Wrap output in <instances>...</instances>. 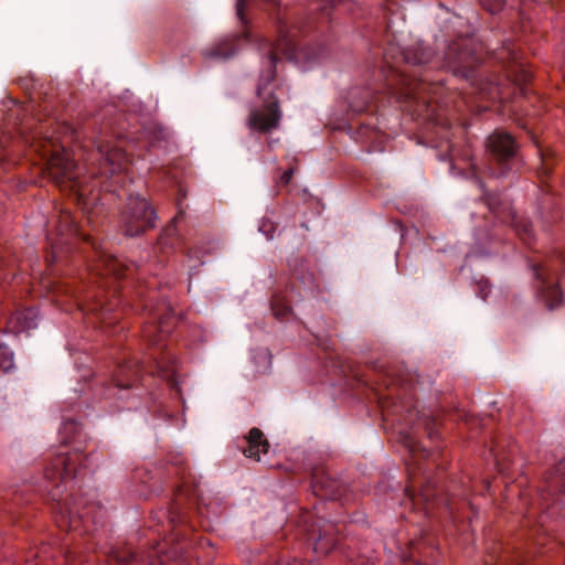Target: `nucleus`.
<instances>
[{
    "label": "nucleus",
    "instance_id": "obj_28",
    "mask_svg": "<svg viewBox=\"0 0 565 565\" xmlns=\"http://www.w3.org/2000/svg\"><path fill=\"white\" fill-rule=\"evenodd\" d=\"M237 52V47L233 45L230 40L223 41L204 53L205 57L209 58H223L227 60L234 56Z\"/></svg>",
    "mask_w": 565,
    "mask_h": 565
},
{
    "label": "nucleus",
    "instance_id": "obj_32",
    "mask_svg": "<svg viewBox=\"0 0 565 565\" xmlns=\"http://www.w3.org/2000/svg\"><path fill=\"white\" fill-rule=\"evenodd\" d=\"M481 90L484 92V94L488 95L491 99L504 98L501 84L499 82L490 81L486 84V86L481 87Z\"/></svg>",
    "mask_w": 565,
    "mask_h": 565
},
{
    "label": "nucleus",
    "instance_id": "obj_2",
    "mask_svg": "<svg viewBox=\"0 0 565 565\" xmlns=\"http://www.w3.org/2000/svg\"><path fill=\"white\" fill-rule=\"evenodd\" d=\"M264 3L265 9L271 14H275V20L278 24V39L275 43L269 45L268 53L264 56L262 65L263 70L259 75L256 94L258 97L263 95V92L275 82L277 76V62L279 60V53L286 54L295 50V30L300 32H308L311 29L324 30L331 18V10L339 9L342 4H347L351 0H330V6H317L319 17L309 18L306 22L300 24H292L288 26V17L286 10H281L280 2L278 0H260ZM245 0H236V15L242 22L246 24L247 20L245 17Z\"/></svg>",
    "mask_w": 565,
    "mask_h": 565
},
{
    "label": "nucleus",
    "instance_id": "obj_36",
    "mask_svg": "<svg viewBox=\"0 0 565 565\" xmlns=\"http://www.w3.org/2000/svg\"><path fill=\"white\" fill-rule=\"evenodd\" d=\"M483 200L486 204L489 206L492 213L499 214L500 213V200L499 196L494 193H488L484 192Z\"/></svg>",
    "mask_w": 565,
    "mask_h": 565
},
{
    "label": "nucleus",
    "instance_id": "obj_18",
    "mask_svg": "<svg viewBox=\"0 0 565 565\" xmlns=\"http://www.w3.org/2000/svg\"><path fill=\"white\" fill-rule=\"evenodd\" d=\"M57 526L66 532L76 531L79 533H89L90 529L86 524L87 513H79L74 508L70 507L66 501L63 505H60V512L55 516Z\"/></svg>",
    "mask_w": 565,
    "mask_h": 565
},
{
    "label": "nucleus",
    "instance_id": "obj_41",
    "mask_svg": "<svg viewBox=\"0 0 565 565\" xmlns=\"http://www.w3.org/2000/svg\"><path fill=\"white\" fill-rule=\"evenodd\" d=\"M491 290V286L489 285V282L487 280L484 281H479V296L486 300L489 292Z\"/></svg>",
    "mask_w": 565,
    "mask_h": 565
},
{
    "label": "nucleus",
    "instance_id": "obj_50",
    "mask_svg": "<svg viewBox=\"0 0 565 565\" xmlns=\"http://www.w3.org/2000/svg\"><path fill=\"white\" fill-rule=\"evenodd\" d=\"M391 413L387 411V412H384V416H388Z\"/></svg>",
    "mask_w": 565,
    "mask_h": 565
},
{
    "label": "nucleus",
    "instance_id": "obj_15",
    "mask_svg": "<svg viewBox=\"0 0 565 565\" xmlns=\"http://www.w3.org/2000/svg\"><path fill=\"white\" fill-rule=\"evenodd\" d=\"M313 526L318 527V536L315 540V552L327 555L333 551L340 542V532L335 523L319 519Z\"/></svg>",
    "mask_w": 565,
    "mask_h": 565
},
{
    "label": "nucleus",
    "instance_id": "obj_9",
    "mask_svg": "<svg viewBox=\"0 0 565 565\" xmlns=\"http://www.w3.org/2000/svg\"><path fill=\"white\" fill-rule=\"evenodd\" d=\"M157 214L146 199L130 198L120 215L126 236L135 237L156 226Z\"/></svg>",
    "mask_w": 565,
    "mask_h": 565
},
{
    "label": "nucleus",
    "instance_id": "obj_39",
    "mask_svg": "<svg viewBox=\"0 0 565 565\" xmlns=\"http://www.w3.org/2000/svg\"><path fill=\"white\" fill-rule=\"evenodd\" d=\"M424 425L426 427L429 439H435L437 437V430L435 429V426L437 425L436 419L425 418Z\"/></svg>",
    "mask_w": 565,
    "mask_h": 565
},
{
    "label": "nucleus",
    "instance_id": "obj_16",
    "mask_svg": "<svg viewBox=\"0 0 565 565\" xmlns=\"http://www.w3.org/2000/svg\"><path fill=\"white\" fill-rule=\"evenodd\" d=\"M439 556L438 548L429 540L420 539L409 543L405 555L407 565H434Z\"/></svg>",
    "mask_w": 565,
    "mask_h": 565
},
{
    "label": "nucleus",
    "instance_id": "obj_49",
    "mask_svg": "<svg viewBox=\"0 0 565 565\" xmlns=\"http://www.w3.org/2000/svg\"><path fill=\"white\" fill-rule=\"evenodd\" d=\"M181 213H179L177 216H174L173 221L178 220L180 217Z\"/></svg>",
    "mask_w": 565,
    "mask_h": 565
},
{
    "label": "nucleus",
    "instance_id": "obj_8",
    "mask_svg": "<svg viewBox=\"0 0 565 565\" xmlns=\"http://www.w3.org/2000/svg\"><path fill=\"white\" fill-rule=\"evenodd\" d=\"M497 57L504 67L507 79L513 84V95L527 97V84L532 81L533 75L522 61L514 42L505 41L497 53Z\"/></svg>",
    "mask_w": 565,
    "mask_h": 565
},
{
    "label": "nucleus",
    "instance_id": "obj_23",
    "mask_svg": "<svg viewBox=\"0 0 565 565\" xmlns=\"http://www.w3.org/2000/svg\"><path fill=\"white\" fill-rule=\"evenodd\" d=\"M401 55L406 64L425 65L433 60L435 52L424 43L417 42L402 50Z\"/></svg>",
    "mask_w": 565,
    "mask_h": 565
},
{
    "label": "nucleus",
    "instance_id": "obj_7",
    "mask_svg": "<svg viewBox=\"0 0 565 565\" xmlns=\"http://www.w3.org/2000/svg\"><path fill=\"white\" fill-rule=\"evenodd\" d=\"M79 237L78 225L67 210H62L58 214L57 224L55 226V237L49 236L51 241V252L45 256V263L50 275H55V268L65 259V253L70 250L73 241Z\"/></svg>",
    "mask_w": 565,
    "mask_h": 565
},
{
    "label": "nucleus",
    "instance_id": "obj_44",
    "mask_svg": "<svg viewBox=\"0 0 565 565\" xmlns=\"http://www.w3.org/2000/svg\"><path fill=\"white\" fill-rule=\"evenodd\" d=\"M550 173V168L547 167V163L545 162V159H543V167L540 170V174L547 175Z\"/></svg>",
    "mask_w": 565,
    "mask_h": 565
},
{
    "label": "nucleus",
    "instance_id": "obj_25",
    "mask_svg": "<svg viewBox=\"0 0 565 565\" xmlns=\"http://www.w3.org/2000/svg\"><path fill=\"white\" fill-rule=\"evenodd\" d=\"M195 492L196 489L186 482H183L178 487L173 504L169 511L170 523L174 524L175 522H181V513L179 509L185 501H192L195 498Z\"/></svg>",
    "mask_w": 565,
    "mask_h": 565
},
{
    "label": "nucleus",
    "instance_id": "obj_38",
    "mask_svg": "<svg viewBox=\"0 0 565 565\" xmlns=\"http://www.w3.org/2000/svg\"><path fill=\"white\" fill-rule=\"evenodd\" d=\"M259 231L266 235L267 238L271 239L276 232L275 224L269 220H263L259 225Z\"/></svg>",
    "mask_w": 565,
    "mask_h": 565
},
{
    "label": "nucleus",
    "instance_id": "obj_26",
    "mask_svg": "<svg viewBox=\"0 0 565 565\" xmlns=\"http://www.w3.org/2000/svg\"><path fill=\"white\" fill-rule=\"evenodd\" d=\"M374 98V93L370 88H352L348 96L349 107L353 113L361 114L369 108Z\"/></svg>",
    "mask_w": 565,
    "mask_h": 565
},
{
    "label": "nucleus",
    "instance_id": "obj_10",
    "mask_svg": "<svg viewBox=\"0 0 565 565\" xmlns=\"http://www.w3.org/2000/svg\"><path fill=\"white\" fill-rule=\"evenodd\" d=\"M470 44L471 41L468 39L454 41L444 55V67L466 79L473 78V72L480 63L479 56L471 50Z\"/></svg>",
    "mask_w": 565,
    "mask_h": 565
},
{
    "label": "nucleus",
    "instance_id": "obj_6",
    "mask_svg": "<svg viewBox=\"0 0 565 565\" xmlns=\"http://www.w3.org/2000/svg\"><path fill=\"white\" fill-rule=\"evenodd\" d=\"M486 145L489 151V162L498 177H503L520 168L519 145L512 135L495 130L487 138Z\"/></svg>",
    "mask_w": 565,
    "mask_h": 565
},
{
    "label": "nucleus",
    "instance_id": "obj_46",
    "mask_svg": "<svg viewBox=\"0 0 565 565\" xmlns=\"http://www.w3.org/2000/svg\"><path fill=\"white\" fill-rule=\"evenodd\" d=\"M491 451H493V452H494V456H495V457L498 456V455H497V452H495V451H497V446H493V447L491 448Z\"/></svg>",
    "mask_w": 565,
    "mask_h": 565
},
{
    "label": "nucleus",
    "instance_id": "obj_29",
    "mask_svg": "<svg viewBox=\"0 0 565 565\" xmlns=\"http://www.w3.org/2000/svg\"><path fill=\"white\" fill-rule=\"evenodd\" d=\"M164 359L163 354L161 358L153 355L154 369L159 376L169 377L170 373L174 372L173 365L175 360L174 358L168 356L169 364H166Z\"/></svg>",
    "mask_w": 565,
    "mask_h": 565
},
{
    "label": "nucleus",
    "instance_id": "obj_20",
    "mask_svg": "<svg viewBox=\"0 0 565 565\" xmlns=\"http://www.w3.org/2000/svg\"><path fill=\"white\" fill-rule=\"evenodd\" d=\"M419 498L425 504L426 511L445 504L447 511L452 514L454 508L449 494H441L440 489L437 487V482L434 479H427L426 482L420 487Z\"/></svg>",
    "mask_w": 565,
    "mask_h": 565
},
{
    "label": "nucleus",
    "instance_id": "obj_19",
    "mask_svg": "<svg viewBox=\"0 0 565 565\" xmlns=\"http://www.w3.org/2000/svg\"><path fill=\"white\" fill-rule=\"evenodd\" d=\"M533 273L536 279L540 280V295L543 298L548 310H553L563 303V292L558 284L548 282L546 279V269L542 265H534Z\"/></svg>",
    "mask_w": 565,
    "mask_h": 565
},
{
    "label": "nucleus",
    "instance_id": "obj_4",
    "mask_svg": "<svg viewBox=\"0 0 565 565\" xmlns=\"http://www.w3.org/2000/svg\"><path fill=\"white\" fill-rule=\"evenodd\" d=\"M386 87L398 102L407 104V108L413 115L429 120L438 117L437 107L440 106L441 81L428 83L424 79H414L390 66Z\"/></svg>",
    "mask_w": 565,
    "mask_h": 565
},
{
    "label": "nucleus",
    "instance_id": "obj_14",
    "mask_svg": "<svg viewBox=\"0 0 565 565\" xmlns=\"http://www.w3.org/2000/svg\"><path fill=\"white\" fill-rule=\"evenodd\" d=\"M311 489L316 497L323 500H337L342 495V483L320 468L312 471Z\"/></svg>",
    "mask_w": 565,
    "mask_h": 565
},
{
    "label": "nucleus",
    "instance_id": "obj_13",
    "mask_svg": "<svg viewBox=\"0 0 565 565\" xmlns=\"http://www.w3.org/2000/svg\"><path fill=\"white\" fill-rule=\"evenodd\" d=\"M99 158V173L114 175L127 171L131 160L129 154L118 146H110L109 141L100 139L97 141Z\"/></svg>",
    "mask_w": 565,
    "mask_h": 565
},
{
    "label": "nucleus",
    "instance_id": "obj_33",
    "mask_svg": "<svg viewBox=\"0 0 565 565\" xmlns=\"http://www.w3.org/2000/svg\"><path fill=\"white\" fill-rule=\"evenodd\" d=\"M328 54V47L326 45L319 46L317 52H313L311 47H307L303 50V60L308 63L318 61L319 58L326 56Z\"/></svg>",
    "mask_w": 565,
    "mask_h": 565
},
{
    "label": "nucleus",
    "instance_id": "obj_22",
    "mask_svg": "<svg viewBox=\"0 0 565 565\" xmlns=\"http://www.w3.org/2000/svg\"><path fill=\"white\" fill-rule=\"evenodd\" d=\"M142 371H145L142 363L138 362L131 365V362H126L118 366V370L111 380V386L116 388H130L134 386L135 381Z\"/></svg>",
    "mask_w": 565,
    "mask_h": 565
},
{
    "label": "nucleus",
    "instance_id": "obj_12",
    "mask_svg": "<svg viewBox=\"0 0 565 565\" xmlns=\"http://www.w3.org/2000/svg\"><path fill=\"white\" fill-rule=\"evenodd\" d=\"M281 119V110L279 99L275 94L264 100L263 108H254L250 110L247 125L256 132H270L279 126Z\"/></svg>",
    "mask_w": 565,
    "mask_h": 565
},
{
    "label": "nucleus",
    "instance_id": "obj_21",
    "mask_svg": "<svg viewBox=\"0 0 565 565\" xmlns=\"http://www.w3.org/2000/svg\"><path fill=\"white\" fill-rule=\"evenodd\" d=\"M244 441L246 445L242 447V452L246 458L255 461H259L260 454H267L270 447L264 433L257 427H253L248 431L247 436L244 437Z\"/></svg>",
    "mask_w": 565,
    "mask_h": 565
},
{
    "label": "nucleus",
    "instance_id": "obj_40",
    "mask_svg": "<svg viewBox=\"0 0 565 565\" xmlns=\"http://www.w3.org/2000/svg\"><path fill=\"white\" fill-rule=\"evenodd\" d=\"M102 129L105 136L110 135L116 137L117 139H122L125 137L124 134L120 130L116 129L111 124H105Z\"/></svg>",
    "mask_w": 565,
    "mask_h": 565
},
{
    "label": "nucleus",
    "instance_id": "obj_51",
    "mask_svg": "<svg viewBox=\"0 0 565 565\" xmlns=\"http://www.w3.org/2000/svg\"><path fill=\"white\" fill-rule=\"evenodd\" d=\"M563 259L565 260V256H563Z\"/></svg>",
    "mask_w": 565,
    "mask_h": 565
},
{
    "label": "nucleus",
    "instance_id": "obj_47",
    "mask_svg": "<svg viewBox=\"0 0 565 565\" xmlns=\"http://www.w3.org/2000/svg\"><path fill=\"white\" fill-rule=\"evenodd\" d=\"M384 60L386 63H388V54L387 53L384 54Z\"/></svg>",
    "mask_w": 565,
    "mask_h": 565
},
{
    "label": "nucleus",
    "instance_id": "obj_42",
    "mask_svg": "<svg viewBox=\"0 0 565 565\" xmlns=\"http://www.w3.org/2000/svg\"><path fill=\"white\" fill-rule=\"evenodd\" d=\"M294 172L295 170L292 168H289L286 171H284V173L280 177V182L285 185L289 184L292 179Z\"/></svg>",
    "mask_w": 565,
    "mask_h": 565
},
{
    "label": "nucleus",
    "instance_id": "obj_35",
    "mask_svg": "<svg viewBox=\"0 0 565 565\" xmlns=\"http://www.w3.org/2000/svg\"><path fill=\"white\" fill-rule=\"evenodd\" d=\"M137 558V554L134 552H114L111 555V559L115 561L117 564L122 565H131Z\"/></svg>",
    "mask_w": 565,
    "mask_h": 565
},
{
    "label": "nucleus",
    "instance_id": "obj_1",
    "mask_svg": "<svg viewBox=\"0 0 565 565\" xmlns=\"http://www.w3.org/2000/svg\"><path fill=\"white\" fill-rule=\"evenodd\" d=\"M95 248L94 263L88 266L87 281L83 277L58 278L47 285L56 296L73 298L77 306L97 316L105 326L119 320L116 312L120 305L118 280L125 276L127 267L111 254Z\"/></svg>",
    "mask_w": 565,
    "mask_h": 565
},
{
    "label": "nucleus",
    "instance_id": "obj_24",
    "mask_svg": "<svg viewBox=\"0 0 565 565\" xmlns=\"http://www.w3.org/2000/svg\"><path fill=\"white\" fill-rule=\"evenodd\" d=\"M38 311L34 308H25L11 315L8 324L13 332L28 331L38 326Z\"/></svg>",
    "mask_w": 565,
    "mask_h": 565
},
{
    "label": "nucleus",
    "instance_id": "obj_27",
    "mask_svg": "<svg viewBox=\"0 0 565 565\" xmlns=\"http://www.w3.org/2000/svg\"><path fill=\"white\" fill-rule=\"evenodd\" d=\"M289 267L292 276L303 286H312L315 282L313 273L309 269L308 260L301 257H295L289 260Z\"/></svg>",
    "mask_w": 565,
    "mask_h": 565
},
{
    "label": "nucleus",
    "instance_id": "obj_37",
    "mask_svg": "<svg viewBox=\"0 0 565 565\" xmlns=\"http://www.w3.org/2000/svg\"><path fill=\"white\" fill-rule=\"evenodd\" d=\"M518 235L525 242L530 243L532 238V225L529 222H522L516 225Z\"/></svg>",
    "mask_w": 565,
    "mask_h": 565
},
{
    "label": "nucleus",
    "instance_id": "obj_11",
    "mask_svg": "<svg viewBox=\"0 0 565 565\" xmlns=\"http://www.w3.org/2000/svg\"><path fill=\"white\" fill-rule=\"evenodd\" d=\"M150 317L142 328V337L150 347L164 348V341L174 328V312L170 306H164L162 312L149 309Z\"/></svg>",
    "mask_w": 565,
    "mask_h": 565
},
{
    "label": "nucleus",
    "instance_id": "obj_17",
    "mask_svg": "<svg viewBox=\"0 0 565 565\" xmlns=\"http://www.w3.org/2000/svg\"><path fill=\"white\" fill-rule=\"evenodd\" d=\"M543 493L552 497V504H565V459L558 461L545 477Z\"/></svg>",
    "mask_w": 565,
    "mask_h": 565
},
{
    "label": "nucleus",
    "instance_id": "obj_48",
    "mask_svg": "<svg viewBox=\"0 0 565 565\" xmlns=\"http://www.w3.org/2000/svg\"><path fill=\"white\" fill-rule=\"evenodd\" d=\"M85 241L90 243L94 246V242H90V237H85Z\"/></svg>",
    "mask_w": 565,
    "mask_h": 565
},
{
    "label": "nucleus",
    "instance_id": "obj_45",
    "mask_svg": "<svg viewBox=\"0 0 565 565\" xmlns=\"http://www.w3.org/2000/svg\"><path fill=\"white\" fill-rule=\"evenodd\" d=\"M3 266H4V260L2 259V256H0V270L2 269Z\"/></svg>",
    "mask_w": 565,
    "mask_h": 565
},
{
    "label": "nucleus",
    "instance_id": "obj_34",
    "mask_svg": "<svg viewBox=\"0 0 565 565\" xmlns=\"http://www.w3.org/2000/svg\"><path fill=\"white\" fill-rule=\"evenodd\" d=\"M480 4L489 13L495 14L503 9L505 0H480Z\"/></svg>",
    "mask_w": 565,
    "mask_h": 565
},
{
    "label": "nucleus",
    "instance_id": "obj_43",
    "mask_svg": "<svg viewBox=\"0 0 565 565\" xmlns=\"http://www.w3.org/2000/svg\"><path fill=\"white\" fill-rule=\"evenodd\" d=\"M405 493L412 502H415V494L411 489V486L406 487Z\"/></svg>",
    "mask_w": 565,
    "mask_h": 565
},
{
    "label": "nucleus",
    "instance_id": "obj_31",
    "mask_svg": "<svg viewBox=\"0 0 565 565\" xmlns=\"http://www.w3.org/2000/svg\"><path fill=\"white\" fill-rule=\"evenodd\" d=\"M13 352L4 344H0V370L9 371L13 366Z\"/></svg>",
    "mask_w": 565,
    "mask_h": 565
},
{
    "label": "nucleus",
    "instance_id": "obj_5",
    "mask_svg": "<svg viewBox=\"0 0 565 565\" xmlns=\"http://www.w3.org/2000/svg\"><path fill=\"white\" fill-rule=\"evenodd\" d=\"M60 435L64 445L78 444L72 451H60L51 459L44 469V476L50 481L64 482L76 477L77 469L85 467L87 456H84L82 444L86 436L82 431V426L75 419H66L60 429Z\"/></svg>",
    "mask_w": 565,
    "mask_h": 565
},
{
    "label": "nucleus",
    "instance_id": "obj_3",
    "mask_svg": "<svg viewBox=\"0 0 565 565\" xmlns=\"http://www.w3.org/2000/svg\"><path fill=\"white\" fill-rule=\"evenodd\" d=\"M28 129L23 122L18 128L24 142L46 160V170L51 178L57 184L71 181L73 186L77 188L78 199L84 200L85 189L76 179V163L66 146L58 137L44 132L43 126L32 131H28Z\"/></svg>",
    "mask_w": 565,
    "mask_h": 565
},
{
    "label": "nucleus",
    "instance_id": "obj_30",
    "mask_svg": "<svg viewBox=\"0 0 565 565\" xmlns=\"http://www.w3.org/2000/svg\"><path fill=\"white\" fill-rule=\"evenodd\" d=\"M271 311L277 319H284L291 312V308L282 299L274 298L271 300Z\"/></svg>",
    "mask_w": 565,
    "mask_h": 565
}]
</instances>
